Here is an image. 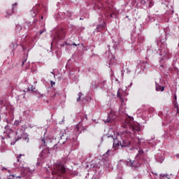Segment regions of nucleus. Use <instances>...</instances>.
<instances>
[{"instance_id": "20", "label": "nucleus", "mask_w": 179, "mask_h": 179, "mask_svg": "<svg viewBox=\"0 0 179 179\" xmlns=\"http://www.w3.org/2000/svg\"><path fill=\"white\" fill-rule=\"evenodd\" d=\"M159 69H160L162 72H164V66L160 65Z\"/></svg>"}, {"instance_id": "52", "label": "nucleus", "mask_w": 179, "mask_h": 179, "mask_svg": "<svg viewBox=\"0 0 179 179\" xmlns=\"http://www.w3.org/2000/svg\"><path fill=\"white\" fill-rule=\"evenodd\" d=\"M66 140L68 141V138H66Z\"/></svg>"}, {"instance_id": "46", "label": "nucleus", "mask_w": 179, "mask_h": 179, "mask_svg": "<svg viewBox=\"0 0 179 179\" xmlns=\"http://www.w3.org/2000/svg\"><path fill=\"white\" fill-rule=\"evenodd\" d=\"M110 17H113V14H110Z\"/></svg>"}, {"instance_id": "4", "label": "nucleus", "mask_w": 179, "mask_h": 179, "mask_svg": "<svg viewBox=\"0 0 179 179\" xmlns=\"http://www.w3.org/2000/svg\"><path fill=\"white\" fill-rule=\"evenodd\" d=\"M145 41V38L142 35L138 34L136 38H135V42H136L137 45H139V44H142Z\"/></svg>"}, {"instance_id": "48", "label": "nucleus", "mask_w": 179, "mask_h": 179, "mask_svg": "<svg viewBox=\"0 0 179 179\" xmlns=\"http://www.w3.org/2000/svg\"><path fill=\"white\" fill-rule=\"evenodd\" d=\"M80 20H83V19H82V18H80Z\"/></svg>"}, {"instance_id": "26", "label": "nucleus", "mask_w": 179, "mask_h": 179, "mask_svg": "<svg viewBox=\"0 0 179 179\" xmlns=\"http://www.w3.org/2000/svg\"><path fill=\"white\" fill-rule=\"evenodd\" d=\"M166 55H167V51L164 50V56L166 57Z\"/></svg>"}, {"instance_id": "9", "label": "nucleus", "mask_w": 179, "mask_h": 179, "mask_svg": "<svg viewBox=\"0 0 179 179\" xmlns=\"http://www.w3.org/2000/svg\"><path fill=\"white\" fill-rule=\"evenodd\" d=\"M130 129H131V131H133V132H138V131L139 130V126L133 125V126H131Z\"/></svg>"}, {"instance_id": "40", "label": "nucleus", "mask_w": 179, "mask_h": 179, "mask_svg": "<svg viewBox=\"0 0 179 179\" xmlns=\"http://www.w3.org/2000/svg\"><path fill=\"white\" fill-rule=\"evenodd\" d=\"M175 100H177V95H175Z\"/></svg>"}, {"instance_id": "29", "label": "nucleus", "mask_w": 179, "mask_h": 179, "mask_svg": "<svg viewBox=\"0 0 179 179\" xmlns=\"http://www.w3.org/2000/svg\"><path fill=\"white\" fill-rule=\"evenodd\" d=\"M110 152H111V150H108L106 152V155H108V156L110 155Z\"/></svg>"}, {"instance_id": "27", "label": "nucleus", "mask_w": 179, "mask_h": 179, "mask_svg": "<svg viewBox=\"0 0 179 179\" xmlns=\"http://www.w3.org/2000/svg\"><path fill=\"white\" fill-rule=\"evenodd\" d=\"M117 97H121L120 93V90L117 91Z\"/></svg>"}, {"instance_id": "12", "label": "nucleus", "mask_w": 179, "mask_h": 179, "mask_svg": "<svg viewBox=\"0 0 179 179\" xmlns=\"http://www.w3.org/2000/svg\"><path fill=\"white\" fill-rule=\"evenodd\" d=\"M30 90H31V92H35L36 88H35L33 85H31V88H30V87H28V88H27V92H30Z\"/></svg>"}, {"instance_id": "53", "label": "nucleus", "mask_w": 179, "mask_h": 179, "mask_svg": "<svg viewBox=\"0 0 179 179\" xmlns=\"http://www.w3.org/2000/svg\"><path fill=\"white\" fill-rule=\"evenodd\" d=\"M41 19H43V17H41Z\"/></svg>"}, {"instance_id": "15", "label": "nucleus", "mask_w": 179, "mask_h": 179, "mask_svg": "<svg viewBox=\"0 0 179 179\" xmlns=\"http://www.w3.org/2000/svg\"><path fill=\"white\" fill-rule=\"evenodd\" d=\"M142 155H143V150H142L141 148H140L138 150V153L137 154V156H142Z\"/></svg>"}, {"instance_id": "2", "label": "nucleus", "mask_w": 179, "mask_h": 179, "mask_svg": "<svg viewBox=\"0 0 179 179\" xmlns=\"http://www.w3.org/2000/svg\"><path fill=\"white\" fill-rule=\"evenodd\" d=\"M124 164L126 166H129V167H131V169H138L139 166H141V164L138 160H131V159H127L124 162Z\"/></svg>"}, {"instance_id": "33", "label": "nucleus", "mask_w": 179, "mask_h": 179, "mask_svg": "<svg viewBox=\"0 0 179 179\" xmlns=\"http://www.w3.org/2000/svg\"><path fill=\"white\" fill-rule=\"evenodd\" d=\"M50 83H51V85H52V86L53 85H55V83L53 82V81H51Z\"/></svg>"}, {"instance_id": "35", "label": "nucleus", "mask_w": 179, "mask_h": 179, "mask_svg": "<svg viewBox=\"0 0 179 179\" xmlns=\"http://www.w3.org/2000/svg\"><path fill=\"white\" fill-rule=\"evenodd\" d=\"M10 177H13V178H15V175H10Z\"/></svg>"}, {"instance_id": "8", "label": "nucleus", "mask_w": 179, "mask_h": 179, "mask_svg": "<svg viewBox=\"0 0 179 179\" xmlns=\"http://www.w3.org/2000/svg\"><path fill=\"white\" fill-rule=\"evenodd\" d=\"M156 91L157 92H164V87L156 84Z\"/></svg>"}, {"instance_id": "31", "label": "nucleus", "mask_w": 179, "mask_h": 179, "mask_svg": "<svg viewBox=\"0 0 179 179\" xmlns=\"http://www.w3.org/2000/svg\"><path fill=\"white\" fill-rule=\"evenodd\" d=\"M78 97H82V92L78 93Z\"/></svg>"}, {"instance_id": "25", "label": "nucleus", "mask_w": 179, "mask_h": 179, "mask_svg": "<svg viewBox=\"0 0 179 179\" xmlns=\"http://www.w3.org/2000/svg\"><path fill=\"white\" fill-rule=\"evenodd\" d=\"M17 6V3H14V4H13V10H15V8H16Z\"/></svg>"}, {"instance_id": "28", "label": "nucleus", "mask_w": 179, "mask_h": 179, "mask_svg": "<svg viewBox=\"0 0 179 179\" xmlns=\"http://www.w3.org/2000/svg\"><path fill=\"white\" fill-rule=\"evenodd\" d=\"M115 141H117V140H114V143H113V146H118V143H115Z\"/></svg>"}, {"instance_id": "44", "label": "nucleus", "mask_w": 179, "mask_h": 179, "mask_svg": "<svg viewBox=\"0 0 179 179\" xmlns=\"http://www.w3.org/2000/svg\"><path fill=\"white\" fill-rule=\"evenodd\" d=\"M85 118L86 120H87V115H85Z\"/></svg>"}, {"instance_id": "16", "label": "nucleus", "mask_w": 179, "mask_h": 179, "mask_svg": "<svg viewBox=\"0 0 179 179\" xmlns=\"http://www.w3.org/2000/svg\"><path fill=\"white\" fill-rule=\"evenodd\" d=\"M15 30H16L17 31H20V30H22V26H20V25H19V24L16 25Z\"/></svg>"}, {"instance_id": "51", "label": "nucleus", "mask_w": 179, "mask_h": 179, "mask_svg": "<svg viewBox=\"0 0 179 179\" xmlns=\"http://www.w3.org/2000/svg\"><path fill=\"white\" fill-rule=\"evenodd\" d=\"M0 121H1V116H0Z\"/></svg>"}, {"instance_id": "3", "label": "nucleus", "mask_w": 179, "mask_h": 179, "mask_svg": "<svg viewBox=\"0 0 179 179\" xmlns=\"http://www.w3.org/2000/svg\"><path fill=\"white\" fill-rule=\"evenodd\" d=\"M121 148H129L131 146V141L129 139H123L122 143H120Z\"/></svg>"}, {"instance_id": "21", "label": "nucleus", "mask_w": 179, "mask_h": 179, "mask_svg": "<svg viewBox=\"0 0 179 179\" xmlns=\"http://www.w3.org/2000/svg\"><path fill=\"white\" fill-rule=\"evenodd\" d=\"M175 107L177 108V113L179 114V106L178 103H175Z\"/></svg>"}, {"instance_id": "50", "label": "nucleus", "mask_w": 179, "mask_h": 179, "mask_svg": "<svg viewBox=\"0 0 179 179\" xmlns=\"http://www.w3.org/2000/svg\"><path fill=\"white\" fill-rule=\"evenodd\" d=\"M54 96H57V94H54Z\"/></svg>"}, {"instance_id": "47", "label": "nucleus", "mask_w": 179, "mask_h": 179, "mask_svg": "<svg viewBox=\"0 0 179 179\" xmlns=\"http://www.w3.org/2000/svg\"><path fill=\"white\" fill-rule=\"evenodd\" d=\"M7 171H8V173H10V170H7Z\"/></svg>"}, {"instance_id": "13", "label": "nucleus", "mask_w": 179, "mask_h": 179, "mask_svg": "<svg viewBox=\"0 0 179 179\" xmlns=\"http://www.w3.org/2000/svg\"><path fill=\"white\" fill-rule=\"evenodd\" d=\"M64 15H66L68 17H71L72 16V13H71L69 10H67L66 13H64Z\"/></svg>"}, {"instance_id": "38", "label": "nucleus", "mask_w": 179, "mask_h": 179, "mask_svg": "<svg viewBox=\"0 0 179 179\" xmlns=\"http://www.w3.org/2000/svg\"><path fill=\"white\" fill-rule=\"evenodd\" d=\"M51 73H52V75H54V76H55V74L54 73V71H51Z\"/></svg>"}, {"instance_id": "34", "label": "nucleus", "mask_w": 179, "mask_h": 179, "mask_svg": "<svg viewBox=\"0 0 179 179\" xmlns=\"http://www.w3.org/2000/svg\"><path fill=\"white\" fill-rule=\"evenodd\" d=\"M77 101H80V96H78V98L77 99Z\"/></svg>"}, {"instance_id": "23", "label": "nucleus", "mask_w": 179, "mask_h": 179, "mask_svg": "<svg viewBox=\"0 0 179 179\" xmlns=\"http://www.w3.org/2000/svg\"><path fill=\"white\" fill-rule=\"evenodd\" d=\"M19 124H20V122H19V120H15L14 122V125H15V127H17V125H19Z\"/></svg>"}, {"instance_id": "17", "label": "nucleus", "mask_w": 179, "mask_h": 179, "mask_svg": "<svg viewBox=\"0 0 179 179\" xmlns=\"http://www.w3.org/2000/svg\"><path fill=\"white\" fill-rule=\"evenodd\" d=\"M103 121H104L105 124L110 122V115H108L107 120H103Z\"/></svg>"}, {"instance_id": "6", "label": "nucleus", "mask_w": 179, "mask_h": 179, "mask_svg": "<svg viewBox=\"0 0 179 179\" xmlns=\"http://www.w3.org/2000/svg\"><path fill=\"white\" fill-rule=\"evenodd\" d=\"M48 153H50V150H43L39 155V157H47L46 155H48Z\"/></svg>"}, {"instance_id": "45", "label": "nucleus", "mask_w": 179, "mask_h": 179, "mask_svg": "<svg viewBox=\"0 0 179 179\" xmlns=\"http://www.w3.org/2000/svg\"><path fill=\"white\" fill-rule=\"evenodd\" d=\"M8 138H10V134H8Z\"/></svg>"}, {"instance_id": "30", "label": "nucleus", "mask_w": 179, "mask_h": 179, "mask_svg": "<svg viewBox=\"0 0 179 179\" xmlns=\"http://www.w3.org/2000/svg\"><path fill=\"white\" fill-rule=\"evenodd\" d=\"M44 31H45V30H42V31H41L40 32H39V34H43L44 33Z\"/></svg>"}, {"instance_id": "37", "label": "nucleus", "mask_w": 179, "mask_h": 179, "mask_svg": "<svg viewBox=\"0 0 179 179\" xmlns=\"http://www.w3.org/2000/svg\"><path fill=\"white\" fill-rule=\"evenodd\" d=\"M16 178H22V177L19 176H17Z\"/></svg>"}, {"instance_id": "39", "label": "nucleus", "mask_w": 179, "mask_h": 179, "mask_svg": "<svg viewBox=\"0 0 179 179\" xmlns=\"http://www.w3.org/2000/svg\"><path fill=\"white\" fill-rule=\"evenodd\" d=\"M64 38V36H59V38Z\"/></svg>"}, {"instance_id": "11", "label": "nucleus", "mask_w": 179, "mask_h": 179, "mask_svg": "<svg viewBox=\"0 0 179 179\" xmlns=\"http://www.w3.org/2000/svg\"><path fill=\"white\" fill-rule=\"evenodd\" d=\"M103 29H104V25H103V24H99L96 27L97 31H101V30H103Z\"/></svg>"}, {"instance_id": "43", "label": "nucleus", "mask_w": 179, "mask_h": 179, "mask_svg": "<svg viewBox=\"0 0 179 179\" xmlns=\"http://www.w3.org/2000/svg\"><path fill=\"white\" fill-rule=\"evenodd\" d=\"M73 45H76H76H76V43H73Z\"/></svg>"}, {"instance_id": "49", "label": "nucleus", "mask_w": 179, "mask_h": 179, "mask_svg": "<svg viewBox=\"0 0 179 179\" xmlns=\"http://www.w3.org/2000/svg\"><path fill=\"white\" fill-rule=\"evenodd\" d=\"M28 24V25H29V24H31V22H29V24Z\"/></svg>"}, {"instance_id": "14", "label": "nucleus", "mask_w": 179, "mask_h": 179, "mask_svg": "<svg viewBox=\"0 0 179 179\" xmlns=\"http://www.w3.org/2000/svg\"><path fill=\"white\" fill-rule=\"evenodd\" d=\"M41 141L42 142L43 146H47V143H45V138H41Z\"/></svg>"}, {"instance_id": "19", "label": "nucleus", "mask_w": 179, "mask_h": 179, "mask_svg": "<svg viewBox=\"0 0 179 179\" xmlns=\"http://www.w3.org/2000/svg\"><path fill=\"white\" fill-rule=\"evenodd\" d=\"M22 156H24V155H22V154H20V155H17V161L19 162H20V157H22Z\"/></svg>"}, {"instance_id": "32", "label": "nucleus", "mask_w": 179, "mask_h": 179, "mask_svg": "<svg viewBox=\"0 0 179 179\" xmlns=\"http://www.w3.org/2000/svg\"><path fill=\"white\" fill-rule=\"evenodd\" d=\"M27 61V59H25L24 61H22V65H23Z\"/></svg>"}, {"instance_id": "24", "label": "nucleus", "mask_w": 179, "mask_h": 179, "mask_svg": "<svg viewBox=\"0 0 179 179\" xmlns=\"http://www.w3.org/2000/svg\"><path fill=\"white\" fill-rule=\"evenodd\" d=\"M53 150H58V144H55L53 146Z\"/></svg>"}, {"instance_id": "10", "label": "nucleus", "mask_w": 179, "mask_h": 179, "mask_svg": "<svg viewBox=\"0 0 179 179\" xmlns=\"http://www.w3.org/2000/svg\"><path fill=\"white\" fill-rule=\"evenodd\" d=\"M31 15L32 17H34L36 15H37V10H36V8H33V10H31Z\"/></svg>"}, {"instance_id": "7", "label": "nucleus", "mask_w": 179, "mask_h": 179, "mask_svg": "<svg viewBox=\"0 0 179 179\" xmlns=\"http://www.w3.org/2000/svg\"><path fill=\"white\" fill-rule=\"evenodd\" d=\"M122 138H129V136H131V132L128 131H124L122 132Z\"/></svg>"}, {"instance_id": "18", "label": "nucleus", "mask_w": 179, "mask_h": 179, "mask_svg": "<svg viewBox=\"0 0 179 179\" xmlns=\"http://www.w3.org/2000/svg\"><path fill=\"white\" fill-rule=\"evenodd\" d=\"M9 16H12V11H7V15H6V17H9Z\"/></svg>"}, {"instance_id": "42", "label": "nucleus", "mask_w": 179, "mask_h": 179, "mask_svg": "<svg viewBox=\"0 0 179 179\" xmlns=\"http://www.w3.org/2000/svg\"><path fill=\"white\" fill-rule=\"evenodd\" d=\"M40 164V162L36 163V166H38Z\"/></svg>"}, {"instance_id": "5", "label": "nucleus", "mask_w": 179, "mask_h": 179, "mask_svg": "<svg viewBox=\"0 0 179 179\" xmlns=\"http://www.w3.org/2000/svg\"><path fill=\"white\" fill-rule=\"evenodd\" d=\"M15 136H17V138L15 137V141H13L11 142V145H15L16 142H17V141L20 140V138H22V134H20V131H19L15 132Z\"/></svg>"}, {"instance_id": "41", "label": "nucleus", "mask_w": 179, "mask_h": 179, "mask_svg": "<svg viewBox=\"0 0 179 179\" xmlns=\"http://www.w3.org/2000/svg\"><path fill=\"white\" fill-rule=\"evenodd\" d=\"M176 157L179 159V154L176 155Z\"/></svg>"}, {"instance_id": "1", "label": "nucleus", "mask_w": 179, "mask_h": 179, "mask_svg": "<svg viewBox=\"0 0 179 179\" xmlns=\"http://www.w3.org/2000/svg\"><path fill=\"white\" fill-rule=\"evenodd\" d=\"M66 169L64 164L57 162L55 164V167L52 171V176H56V177H62L63 174H65Z\"/></svg>"}, {"instance_id": "36", "label": "nucleus", "mask_w": 179, "mask_h": 179, "mask_svg": "<svg viewBox=\"0 0 179 179\" xmlns=\"http://www.w3.org/2000/svg\"><path fill=\"white\" fill-rule=\"evenodd\" d=\"M1 170L3 171V170H8V169L6 168L3 167Z\"/></svg>"}, {"instance_id": "22", "label": "nucleus", "mask_w": 179, "mask_h": 179, "mask_svg": "<svg viewBox=\"0 0 179 179\" xmlns=\"http://www.w3.org/2000/svg\"><path fill=\"white\" fill-rule=\"evenodd\" d=\"M15 43H12V44L10 45V48H12V51L15 50Z\"/></svg>"}]
</instances>
